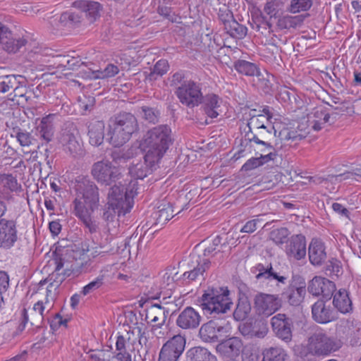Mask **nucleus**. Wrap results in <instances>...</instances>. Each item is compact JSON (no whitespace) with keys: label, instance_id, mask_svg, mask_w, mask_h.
I'll list each match as a JSON object with an SVG mask.
<instances>
[{"label":"nucleus","instance_id":"nucleus-1","mask_svg":"<svg viewBox=\"0 0 361 361\" xmlns=\"http://www.w3.org/2000/svg\"><path fill=\"white\" fill-rule=\"evenodd\" d=\"M75 198L72 202L73 213L83 222L90 233L97 231V225L92 219L99 204V192L97 185L86 178L77 180Z\"/></svg>","mask_w":361,"mask_h":361},{"label":"nucleus","instance_id":"nucleus-2","mask_svg":"<svg viewBox=\"0 0 361 361\" xmlns=\"http://www.w3.org/2000/svg\"><path fill=\"white\" fill-rule=\"evenodd\" d=\"M172 142L171 129L167 125L149 130L140 144V148L145 154L144 159L152 165L159 164Z\"/></svg>","mask_w":361,"mask_h":361},{"label":"nucleus","instance_id":"nucleus-3","mask_svg":"<svg viewBox=\"0 0 361 361\" xmlns=\"http://www.w3.org/2000/svg\"><path fill=\"white\" fill-rule=\"evenodd\" d=\"M59 285L45 279L41 281L37 286L35 294L38 300L32 308L23 309L22 317L32 326H40L46 313L49 312L54 305L58 293Z\"/></svg>","mask_w":361,"mask_h":361},{"label":"nucleus","instance_id":"nucleus-4","mask_svg":"<svg viewBox=\"0 0 361 361\" xmlns=\"http://www.w3.org/2000/svg\"><path fill=\"white\" fill-rule=\"evenodd\" d=\"M138 183L136 180H131L125 192L121 186L111 187L108 194L104 218L110 220L113 219L115 215L121 217L130 213L134 207V199L138 194Z\"/></svg>","mask_w":361,"mask_h":361},{"label":"nucleus","instance_id":"nucleus-5","mask_svg":"<svg viewBox=\"0 0 361 361\" xmlns=\"http://www.w3.org/2000/svg\"><path fill=\"white\" fill-rule=\"evenodd\" d=\"M138 130L137 118L130 113L122 112L108 121L107 139L111 145L119 147L126 143Z\"/></svg>","mask_w":361,"mask_h":361},{"label":"nucleus","instance_id":"nucleus-6","mask_svg":"<svg viewBox=\"0 0 361 361\" xmlns=\"http://www.w3.org/2000/svg\"><path fill=\"white\" fill-rule=\"evenodd\" d=\"M232 299L228 287H208L201 297L202 310L212 314H225L231 309Z\"/></svg>","mask_w":361,"mask_h":361},{"label":"nucleus","instance_id":"nucleus-7","mask_svg":"<svg viewBox=\"0 0 361 361\" xmlns=\"http://www.w3.org/2000/svg\"><path fill=\"white\" fill-rule=\"evenodd\" d=\"M342 345L343 342L341 339L319 331L309 338L307 348L313 355H329L338 350Z\"/></svg>","mask_w":361,"mask_h":361},{"label":"nucleus","instance_id":"nucleus-8","mask_svg":"<svg viewBox=\"0 0 361 361\" xmlns=\"http://www.w3.org/2000/svg\"><path fill=\"white\" fill-rule=\"evenodd\" d=\"M107 238L104 243L95 244L90 247L87 243H82L81 249L79 250V261L77 262L78 268L80 271H86L91 267L92 261L97 257H104L111 254L114 248Z\"/></svg>","mask_w":361,"mask_h":361},{"label":"nucleus","instance_id":"nucleus-9","mask_svg":"<svg viewBox=\"0 0 361 361\" xmlns=\"http://www.w3.org/2000/svg\"><path fill=\"white\" fill-rule=\"evenodd\" d=\"M179 102L188 108L199 106L203 102L201 86L193 80L183 82L175 91Z\"/></svg>","mask_w":361,"mask_h":361},{"label":"nucleus","instance_id":"nucleus-10","mask_svg":"<svg viewBox=\"0 0 361 361\" xmlns=\"http://www.w3.org/2000/svg\"><path fill=\"white\" fill-rule=\"evenodd\" d=\"M91 174L98 183L109 185L120 179L121 172L111 161L102 160L92 165Z\"/></svg>","mask_w":361,"mask_h":361},{"label":"nucleus","instance_id":"nucleus-11","mask_svg":"<svg viewBox=\"0 0 361 361\" xmlns=\"http://www.w3.org/2000/svg\"><path fill=\"white\" fill-rule=\"evenodd\" d=\"M185 343V338L183 336H174L161 347L158 361H178L184 351Z\"/></svg>","mask_w":361,"mask_h":361},{"label":"nucleus","instance_id":"nucleus-12","mask_svg":"<svg viewBox=\"0 0 361 361\" xmlns=\"http://www.w3.org/2000/svg\"><path fill=\"white\" fill-rule=\"evenodd\" d=\"M281 307V300L277 295L259 293L255 297V308L260 315L269 317Z\"/></svg>","mask_w":361,"mask_h":361},{"label":"nucleus","instance_id":"nucleus-13","mask_svg":"<svg viewBox=\"0 0 361 361\" xmlns=\"http://www.w3.org/2000/svg\"><path fill=\"white\" fill-rule=\"evenodd\" d=\"M26 44L24 37L17 36L0 23V48L8 53H16Z\"/></svg>","mask_w":361,"mask_h":361},{"label":"nucleus","instance_id":"nucleus-14","mask_svg":"<svg viewBox=\"0 0 361 361\" xmlns=\"http://www.w3.org/2000/svg\"><path fill=\"white\" fill-rule=\"evenodd\" d=\"M306 295L305 281L292 280L282 293L283 299L292 306H299L304 300Z\"/></svg>","mask_w":361,"mask_h":361},{"label":"nucleus","instance_id":"nucleus-15","mask_svg":"<svg viewBox=\"0 0 361 361\" xmlns=\"http://www.w3.org/2000/svg\"><path fill=\"white\" fill-rule=\"evenodd\" d=\"M17 222L13 219H0V247L10 249L18 240Z\"/></svg>","mask_w":361,"mask_h":361},{"label":"nucleus","instance_id":"nucleus-16","mask_svg":"<svg viewBox=\"0 0 361 361\" xmlns=\"http://www.w3.org/2000/svg\"><path fill=\"white\" fill-rule=\"evenodd\" d=\"M243 343L239 338L231 337L221 341L216 347V352L224 358L232 361L235 360L243 353Z\"/></svg>","mask_w":361,"mask_h":361},{"label":"nucleus","instance_id":"nucleus-17","mask_svg":"<svg viewBox=\"0 0 361 361\" xmlns=\"http://www.w3.org/2000/svg\"><path fill=\"white\" fill-rule=\"evenodd\" d=\"M285 252L290 259H303L306 256L305 237L302 234L292 235L286 243Z\"/></svg>","mask_w":361,"mask_h":361},{"label":"nucleus","instance_id":"nucleus-18","mask_svg":"<svg viewBox=\"0 0 361 361\" xmlns=\"http://www.w3.org/2000/svg\"><path fill=\"white\" fill-rule=\"evenodd\" d=\"M291 322L284 314H278L271 318V326L276 336L288 342L292 338Z\"/></svg>","mask_w":361,"mask_h":361},{"label":"nucleus","instance_id":"nucleus-19","mask_svg":"<svg viewBox=\"0 0 361 361\" xmlns=\"http://www.w3.org/2000/svg\"><path fill=\"white\" fill-rule=\"evenodd\" d=\"M308 291L313 295L328 297L335 290V284L324 277L314 276L308 284Z\"/></svg>","mask_w":361,"mask_h":361},{"label":"nucleus","instance_id":"nucleus-20","mask_svg":"<svg viewBox=\"0 0 361 361\" xmlns=\"http://www.w3.org/2000/svg\"><path fill=\"white\" fill-rule=\"evenodd\" d=\"M313 319L320 324H326L336 319V316L331 306L326 305L322 300H319L312 306Z\"/></svg>","mask_w":361,"mask_h":361},{"label":"nucleus","instance_id":"nucleus-21","mask_svg":"<svg viewBox=\"0 0 361 361\" xmlns=\"http://www.w3.org/2000/svg\"><path fill=\"white\" fill-rule=\"evenodd\" d=\"M201 321L200 313L192 307H185L178 315L176 324L183 329L197 328Z\"/></svg>","mask_w":361,"mask_h":361},{"label":"nucleus","instance_id":"nucleus-22","mask_svg":"<svg viewBox=\"0 0 361 361\" xmlns=\"http://www.w3.org/2000/svg\"><path fill=\"white\" fill-rule=\"evenodd\" d=\"M224 326L219 321L210 320L203 324L200 329V336L204 342H215L221 336Z\"/></svg>","mask_w":361,"mask_h":361},{"label":"nucleus","instance_id":"nucleus-23","mask_svg":"<svg viewBox=\"0 0 361 361\" xmlns=\"http://www.w3.org/2000/svg\"><path fill=\"white\" fill-rule=\"evenodd\" d=\"M226 19L221 17L227 33L233 38L243 39L247 35V29L245 25L238 23L233 18L231 11L226 12Z\"/></svg>","mask_w":361,"mask_h":361},{"label":"nucleus","instance_id":"nucleus-24","mask_svg":"<svg viewBox=\"0 0 361 361\" xmlns=\"http://www.w3.org/2000/svg\"><path fill=\"white\" fill-rule=\"evenodd\" d=\"M21 185L11 174L0 175V197L8 200L13 192L20 190Z\"/></svg>","mask_w":361,"mask_h":361},{"label":"nucleus","instance_id":"nucleus-25","mask_svg":"<svg viewBox=\"0 0 361 361\" xmlns=\"http://www.w3.org/2000/svg\"><path fill=\"white\" fill-rule=\"evenodd\" d=\"M168 311L160 305L154 304L146 310L145 319L154 326L161 327L166 322Z\"/></svg>","mask_w":361,"mask_h":361},{"label":"nucleus","instance_id":"nucleus-26","mask_svg":"<svg viewBox=\"0 0 361 361\" xmlns=\"http://www.w3.org/2000/svg\"><path fill=\"white\" fill-rule=\"evenodd\" d=\"M73 6L85 13L90 23L95 21L99 16L101 5L98 2L87 0H77L73 3Z\"/></svg>","mask_w":361,"mask_h":361},{"label":"nucleus","instance_id":"nucleus-27","mask_svg":"<svg viewBox=\"0 0 361 361\" xmlns=\"http://www.w3.org/2000/svg\"><path fill=\"white\" fill-rule=\"evenodd\" d=\"M326 257L324 244L319 239H312L309 245V259L314 265H320Z\"/></svg>","mask_w":361,"mask_h":361},{"label":"nucleus","instance_id":"nucleus-28","mask_svg":"<svg viewBox=\"0 0 361 361\" xmlns=\"http://www.w3.org/2000/svg\"><path fill=\"white\" fill-rule=\"evenodd\" d=\"M104 123L103 121L92 120L88 125L89 142L92 146H99L104 141Z\"/></svg>","mask_w":361,"mask_h":361},{"label":"nucleus","instance_id":"nucleus-29","mask_svg":"<svg viewBox=\"0 0 361 361\" xmlns=\"http://www.w3.org/2000/svg\"><path fill=\"white\" fill-rule=\"evenodd\" d=\"M272 123V114L269 107H265L262 110V114L251 116L247 126L252 130L253 129H266Z\"/></svg>","mask_w":361,"mask_h":361},{"label":"nucleus","instance_id":"nucleus-30","mask_svg":"<svg viewBox=\"0 0 361 361\" xmlns=\"http://www.w3.org/2000/svg\"><path fill=\"white\" fill-rule=\"evenodd\" d=\"M333 305L342 314H347L353 310L352 301L345 289H340L334 293Z\"/></svg>","mask_w":361,"mask_h":361},{"label":"nucleus","instance_id":"nucleus-31","mask_svg":"<svg viewBox=\"0 0 361 361\" xmlns=\"http://www.w3.org/2000/svg\"><path fill=\"white\" fill-rule=\"evenodd\" d=\"M305 16L303 15H283L281 16L276 21V27L280 30L297 29L300 27L305 20Z\"/></svg>","mask_w":361,"mask_h":361},{"label":"nucleus","instance_id":"nucleus-32","mask_svg":"<svg viewBox=\"0 0 361 361\" xmlns=\"http://www.w3.org/2000/svg\"><path fill=\"white\" fill-rule=\"evenodd\" d=\"M203 109L204 113L211 118H217L222 99L215 94H208L203 99Z\"/></svg>","mask_w":361,"mask_h":361},{"label":"nucleus","instance_id":"nucleus-33","mask_svg":"<svg viewBox=\"0 0 361 361\" xmlns=\"http://www.w3.org/2000/svg\"><path fill=\"white\" fill-rule=\"evenodd\" d=\"M159 164L152 165L144 159L143 163L141 161L133 163L129 168V173L135 179H143L156 169Z\"/></svg>","mask_w":361,"mask_h":361},{"label":"nucleus","instance_id":"nucleus-34","mask_svg":"<svg viewBox=\"0 0 361 361\" xmlns=\"http://www.w3.org/2000/svg\"><path fill=\"white\" fill-rule=\"evenodd\" d=\"M283 0H267L263 8L269 20L278 19L283 12Z\"/></svg>","mask_w":361,"mask_h":361},{"label":"nucleus","instance_id":"nucleus-35","mask_svg":"<svg viewBox=\"0 0 361 361\" xmlns=\"http://www.w3.org/2000/svg\"><path fill=\"white\" fill-rule=\"evenodd\" d=\"M330 114L322 109H317L311 114L309 118L310 124L316 130H320L329 122Z\"/></svg>","mask_w":361,"mask_h":361},{"label":"nucleus","instance_id":"nucleus-36","mask_svg":"<svg viewBox=\"0 0 361 361\" xmlns=\"http://www.w3.org/2000/svg\"><path fill=\"white\" fill-rule=\"evenodd\" d=\"M256 268L259 271L256 275V279L258 281L264 282L266 281L276 279L281 283H285L286 278L283 276H279L276 272H274L271 264H269L267 267H264L263 264H259Z\"/></svg>","mask_w":361,"mask_h":361},{"label":"nucleus","instance_id":"nucleus-37","mask_svg":"<svg viewBox=\"0 0 361 361\" xmlns=\"http://www.w3.org/2000/svg\"><path fill=\"white\" fill-rule=\"evenodd\" d=\"M276 157V154L275 152H269L262 157H252L242 166L241 170L243 171L254 170L270 161L274 160Z\"/></svg>","mask_w":361,"mask_h":361},{"label":"nucleus","instance_id":"nucleus-38","mask_svg":"<svg viewBox=\"0 0 361 361\" xmlns=\"http://www.w3.org/2000/svg\"><path fill=\"white\" fill-rule=\"evenodd\" d=\"M54 114H49L43 117L38 126V130L42 138L47 142L52 140L54 135L53 117Z\"/></svg>","mask_w":361,"mask_h":361},{"label":"nucleus","instance_id":"nucleus-39","mask_svg":"<svg viewBox=\"0 0 361 361\" xmlns=\"http://www.w3.org/2000/svg\"><path fill=\"white\" fill-rule=\"evenodd\" d=\"M262 361H287L288 355L281 347H270L262 352Z\"/></svg>","mask_w":361,"mask_h":361},{"label":"nucleus","instance_id":"nucleus-40","mask_svg":"<svg viewBox=\"0 0 361 361\" xmlns=\"http://www.w3.org/2000/svg\"><path fill=\"white\" fill-rule=\"evenodd\" d=\"M251 312V305L247 297L238 299L237 306L233 312V317L237 321L246 319Z\"/></svg>","mask_w":361,"mask_h":361},{"label":"nucleus","instance_id":"nucleus-41","mask_svg":"<svg viewBox=\"0 0 361 361\" xmlns=\"http://www.w3.org/2000/svg\"><path fill=\"white\" fill-rule=\"evenodd\" d=\"M249 145L253 149L255 155L259 157L264 156L269 152H274V147L270 143L259 140L256 135L250 140Z\"/></svg>","mask_w":361,"mask_h":361},{"label":"nucleus","instance_id":"nucleus-42","mask_svg":"<svg viewBox=\"0 0 361 361\" xmlns=\"http://www.w3.org/2000/svg\"><path fill=\"white\" fill-rule=\"evenodd\" d=\"M209 261L207 259L203 258L198 262L196 267L190 271H185L183 274V276L190 281H195L203 276L206 270L209 269Z\"/></svg>","mask_w":361,"mask_h":361},{"label":"nucleus","instance_id":"nucleus-43","mask_svg":"<svg viewBox=\"0 0 361 361\" xmlns=\"http://www.w3.org/2000/svg\"><path fill=\"white\" fill-rule=\"evenodd\" d=\"M154 214L157 224H164L174 216V209L170 203L163 204L158 207Z\"/></svg>","mask_w":361,"mask_h":361},{"label":"nucleus","instance_id":"nucleus-44","mask_svg":"<svg viewBox=\"0 0 361 361\" xmlns=\"http://www.w3.org/2000/svg\"><path fill=\"white\" fill-rule=\"evenodd\" d=\"M235 70L240 74L247 76H254L259 73L258 67L253 63L245 61L238 60L234 64Z\"/></svg>","mask_w":361,"mask_h":361},{"label":"nucleus","instance_id":"nucleus-45","mask_svg":"<svg viewBox=\"0 0 361 361\" xmlns=\"http://www.w3.org/2000/svg\"><path fill=\"white\" fill-rule=\"evenodd\" d=\"M192 361H217L216 357L202 347H196L189 350Z\"/></svg>","mask_w":361,"mask_h":361},{"label":"nucleus","instance_id":"nucleus-46","mask_svg":"<svg viewBox=\"0 0 361 361\" xmlns=\"http://www.w3.org/2000/svg\"><path fill=\"white\" fill-rule=\"evenodd\" d=\"M312 6V0H290L287 11L292 14L307 12Z\"/></svg>","mask_w":361,"mask_h":361},{"label":"nucleus","instance_id":"nucleus-47","mask_svg":"<svg viewBox=\"0 0 361 361\" xmlns=\"http://www.w3.org/2000/svg\"><path fill=\"white\" fill-rule=\"evenodd\" d=\"M119 72V68L117 66L114 64H108L103 70L91 71L87 73V78H111L117 75Z\"/></svg>","mask_w":361,"mask_h":361},{"label":"nucleus","instance_id":"nucleus-48","mask_svg":"<svg viewBox=\"0 0 361 361\" xmlns=\"http://www.w3.org/2000/svg\"><path fill=\"white\" fill-rule=\"evenodd\" d=\"M169 70V63L166 59L159 60L154 66L152 71L147 76V79L152 81L165 75Z\"/></svg>","mask_w":361,"mask_h":361},{"label":"nucleus","instance_id":"nucleus-49","mask_svg":"<svg viewBox=\"0 0 361 361\" xmlns=\"http://www.w3.org/2000/svg\"><path fill=\"white\" fill-rule=\"evenodd\" d=\"M133 345L128 336V332L126 336L118 335L116 336L115 353H130L129 350H130V347H133Z\"/></svg>","mask_w":361,"mask_h":361},{"label":"nucleus","instance_id":"nucleus-50","mask_svg":"<svg viewBox=\"0 0 361 361\" xmlns=\"http://www.w3.org/2000/svg\"><path fill=\"white\" fill-rule=\"evenodd\" d=\"M289 231L286 228L274 229L269 234V238L276 245H283L287 243Z\"/></svg>","mask_w":361,"mask_h":361},{"label":"nucleus","instance_id":"nucleus-51","mask_svg":"<svg viewBox=\"0 0 361 361\" xmlns=\"http://www.w3.org/2000/svg\"><path fill=\"white\" fill-rule=\"evenodd\" d=\"M61 142L71 153L77 152L80 148V143L72 133L63 135L61 137Z\"/></svg>","mask_w":361,"mask_h":361},{"label":"nucleus","instance_id":"nucleus-52","mask_svg":"<svg viewBox=\"0 0 361 361\" xmlns=\"http://www.w3.org/2000/svg\"><path fill=\"white\" fill-rule=\"evenodd\" d=\"M279 176L281 177L280 174L264 176L257 185L262 187L261 190L272 189L279 181Z\"/></svg>","mask_w":361,"mask_h":361},{"label":"nucleus","instance_id":"nucleus-53","mask_svg":"<svg viewBox=\"0 0 361 361\" xmlns=\"http://www.w3.org/2000/svg\"><path fill=\"white\" fill-rule=\"evenodd\" d=\"M157 12L160 16L172 23H179L180 21V16L173 12L171 7L159 6L157 8Z\"/></svg>","mask_w":361,"mask_h":361},{"label":"nucleus","instance_id":"nucleus-54","mask_svg":"<svg viewBox=\"0 0 361 361\" xmlns=\"http://www.w3.org/2000/svg\"><path fill=\"white\" fill-rule=\"evenodd\" d=\"M81 16L72 11H66L61 14L59 22L63 25L76 24L80 22Z\"/></svg>","mask_w":361,"mask_h":361},{"label":"nucleus","instance_id":"nucleus-55","mask_svg":"<svg viewBox=\"0 0 361 361\" xmlns=\"http://www.w3.org/2000/svg\"><path fill=\"white\" fill-rule=\"evenodd\" d=\"M103 284V276L97 277L94 281L90 282L88 284L85 286L81 293L85 296L92 293V291L99 288Z\"/></svg>","mask_w":361,"mask_h":361},{"label":"nucleus","instance_id":"nucleus-56","mask_svg":"<svg viewBox=\"0 0 361 361\" xmlns=\"http://www.w3.org/2000/svg\"><path fill=\"white\" fill-rule=\"evenodd\" d=\"M78 105L82 111L90 110L94 105L95 99L92 97H85L78 98Z\"/></svg>","mask_w":361,"mask_h":361},{"label":"nucleus","instance_id":"nucleus-57","mask_svg":"<svg viewBox=\"0 0 361 361\" xmlns=\"http://www.w3.org/2000/svg\"><path fill=\"white\" fill-rule=\"evenodd\" d=\"M336 177H340L341 180L351 179L361 182V169H353L350 171L339 174Z\"/></svg>","mask_w":361,"mask_h":361},{"label":"nucleus","instance_id":"nucleus-58","mask_svg":"<svg viewBox=\"0 0 361 361\" xmlns=\"http://www.w3.org/2000/svg\"><path fill=\"white\" fill-rule=\"evenodd\" d=\"M142 112L144 113V118L145 120L150 123H155L158 121L159 112L155 109L143 106L142 107Z\"/></svg>","mask_w":361,"mask_h":361},{"label":"nucleus","instance_id":"nucleus-59","mask_svg":"<svg viewBox=\"0 0 361 361\" xmlns=\"http://www.w3.org/2000/svg\"><path fill=\"white\" fill-rule=\"evenodd\" d=\"M16 138L20 145L23 147L30 146L32 143V136L29 133L18 132Z\"/></svg>","mask_w":361,"mask_h":361},{"label":"nucleus","instance_id":"nucleus-60","mask_svg":"<svg viewBox=\"0 0 361 361\" xmlns=\"http://www.w3.org/2000/svg\"><path fill=\"white\" fill-rule=\"evenodd\" d=\"M260 222L259 219H254L245 223V224L240 229L242 233H252L257 229V224Z\"/></svg>","mask_w":361,"mask_h":361},{"label":"nucleus","instance_id":"nucleus-61","mask_svg":"<svg viewBox=\"0 0 361 361\" xmlns=\"http://www.w3.org/2000/svg\"><path fill=\"white\" fill-rule=\"evenodd\" d=\"M331 207L333 210L340 216L350 219V212L348 209L345 208L343 204L338 202H334L332 204Z\"/></svg>","mask_w":361,"mask_h":361},{"label":"nucleus","instance_id":"nucleus-62","mask_svg":"<svg viewBox=\"0 0 361 361\" xmlns=\"http://www.w3.org/2000/svg\"><path fill=\"white\" fill-rule=\"evenodd\" d=\"M8 285L9 278L8 274L4 271H0V293H3L6 291Z\"/></svg>","mask_w":361,"mask_h":361},{"label":"nucleus","instance_id":"nucleus-63","mask_svg":"<svg viewBox=\"0 0 361 361\" xmlns=\"http://www.w3.org/2000/svg\"><path fill=\"white\" fill-rule=\"evenodd\" d=\"M185 78V74L184 71H180L173 74L171 77V84L178 85L181 83Z\"/></svg>","mask_w":361,"mask_h":361},{"label":"nucleus","instance_id":"nucleus-64","mask_svg":"<svg viewBox=\"0 0 361 361\" xmlns=\"http://www.w3.org/2000/svg\"><path fill=\"white\" fill-rule=\"evenodd\" d=\"M242 361H258V356L249 350L243 351Z\"/></svg>","mask_w":361,"mask_h":361}]
</instances>
